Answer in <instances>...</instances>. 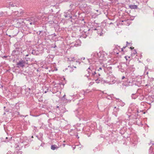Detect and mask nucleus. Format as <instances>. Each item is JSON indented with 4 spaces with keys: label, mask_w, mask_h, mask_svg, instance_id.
<instances>
[{
    "label": "nucleus",
    "mask_w": 154,
    "mask_h": 154,
    "mask_svg": "<svg viewBox=\"0 0 154 154\" xmlns=\"http://www.w3.org/2000/svg\"><path fill=\"white\" fill-rule=\"evenodd\" d=\"M87 71L88 72V75H85V76H86L88 78L89 76L94 77H98L100 75L99 73H96L95 68L92 66H90L87 69Z\"/></svg>",
    "instance_id": "nucleus-1"
},
{
    "label": "nucleus",
    "mask_w": 154,
    "mask_h": 154,
    "mask_svg": "<svg viewBox=\"0 0 154 154\" xmlns=\"http://www.w3.org/2000/svg\"><path fill=\"white\" fill-rule=\"evenodd\" d=\"M94 54L95 57L97 58H99L100 60H104V52L102 51H100L98 53L94 52Z\"/></svg>",
    "instance_id": "nucleus-2"
},
{
    "label": "nucleus",
    "mask_w": 154,
    "mask_h": 154,
    "mask_svg": "<svg viewBox=\"0 0 154 154\" xmlns=\"http://www.w3.org/2000/svg\"><path fill=\"white\" fill-rule=\"evenodd\" d=\"M38 19L36 17H32L31 19L29 20V23L30 25H35L37 22Z\"/></svg>",
    "instance_id": "nucleus-3"
},
{
    "label": "nucleus",
    "mask_w": 154,
    "mask_h": 154,
    "mask_svg": "<svg viewBox=\"0 0 154 154\" xmlns=\"http://www.w3.org/2000/svg\"><path fill=\"white\" fill-rule=\"evenodd\" d=\"M25 62L23 60H21L18 62L17 63V67L18 68L20 67H23L24 66Z\"/></svg>",
    "instance_id": "nucleus-4"
},
{
    "label": "nucleus",
    "mask_w": 154,
    "mask_h": 154,
    "mask_svg": "<svg viewBox=\"0 0 154 154\" xmlns=\"http://www.w3.org/2000/svg\"><path fill=\"white\" fill-rule=\"evenodd\" d=\"M19 109V106H16L15 108H13V111H14L13 112V113L14 114H17V115H20V116L21 117L22 116L21 115H20V112H18V109Z\"/></svg>",
    "instance_id": "nucleus-5"
},
{
    "label": "nucleus",
    "mask_w": 154,
    "mask_h": 154,
    "mask_svg": "<svg viewBox=\"0 0 154 154\" xmlns=\"http://www.w3.org/2000/svg\"><path fill=\"white\" fill-rule=\"evenodd\" d=\"M119 111V107H114L113 109V113L116 116H117L118 115V112Z\"/></svg>",
    "instance_id": "nucleus-6"
},
{
    "label": "nucleus",
    "mask_w": 154,
    "mask_h": 154,
    "mask_svg": "<svg viewBox=\"0 0 154 154\" xmlns=\"http://www.w3.org/2000/svg\"><path fill=\"white\" fill-rule=\"evenodd\" d=\"M19 147V145L15 147V150L16 151V152H14V154H22V152L20 151L19 150L20 149H18V148Z\"/></svg>",
    "instance_id": "nucleus-7"
},
{
    "label": "nucleus",
    "mask_w": 154,
    "mask_h": 154,
    "mask_svg": "<svg viewBox=\"0 0 154 154\" xmlns=\"http://www.w3.org/2000/svg\"><path fill=\"white\" fill-rule=\"evenodd\" d=\"M59 147L55 144L52 145L51 146V149L53 150L57 149Z\"/></svg>",
    "instance_id": "nucleus-8"
},
{
    "label": "nucleus",
    "mask_w": 154,
    "mask_h": 154,
    "mask_svg": "<svg viewBox=\"0 0 154 154\" xmlns=\"http://www.w3.org/2000/svg\"><path fill=\"white\" fill-rule=\"evenodd\" d=\"M75 60L74 57H70L68 58L67 62L69 63H71V62H74Z\"/></svg>",
    "instance_id": "nucleus-9"
},
{
    "label": "nucleus",
    "mask_w": 154,
    "mask_h": 154,
    "mask_svg": "<svg viewBox=\"0 0 154 154\" xmlns=\"http://www.w3.org/2000/svg\"><path fill=\"white\" fill-rule=\"evenodd\" d=\"M54 57V56L53 55L49 54L47 57V58L49 59V61H52Z\"/></svg>",
    "instance_id": "nucleus-10"
},
{
    "label": "nucleus",
    "mask_w": 154,
    "mask_h": 154,
    "mask_svg": "<svg viewBox=\"0 0 154 154\" xmlns=\"http://www.w3.org/2000/svg\"><path fill=\"white\" fill-rule=\"evenodd\" d=\"M97 33L98 35H99L100 36L102 35L103 34V30L102 29L100 28V29H98Z\"/></svg>",
    "instance_id": "nucleus-11"
},
{
    "label": "nucleus",
    "mask_w": 154,
    "mask_h": 154,
    "mask_svg": "<svg viewBox=\"0 0 154 154\" xmlns=\"http://www.w3.org/2000/svg\"><path fill=\"white\" fill-rule=\"evenodd\" d=\"M65 70H68L70 72H72L73 70V67L71 66H69L68 68H66L65 69Z\"/></svg>",
    "instance_id": "nucleus-12"
},
{
    "label": "nucleus",
    "mask_w": 154,
    "mask_h": 154,
    "mask_svg": "<svg viewBox=\"0 0 154 154\" xmlns=\"http://www.w3.org/2000/svg\"><path fill=\"white\" fill-rule=\"evenodd\" d=\"M149 154H154V149H153L152 146H151L149 150Z\"/></svg>",
    "instance_id": "nucleus-13"
},
{
    "label": "nucleus",
    "mask_w": 154,
    "mask_h": 154,
    "mask_svg": "<svg viewBox=\"0 0 154 154\" xmlns=\"http://www.w3.org/2000/svg\"><path fill=\"white\" fill-rule=\"evenodd\" d=\"M69 134L71 136H73L75 135V134L74 132L75 131V130L73 129H71L70 131H69Z\"/></svg>",
    "instance_id": "nucleus-14"
},
{
    "label": "nucleus",
    "mask_w": 154,
    "mask_h": 154,
    "mask_svg": "<svg viewBox=\"0 0 154 154\" xmlns=\"http://www.w3.org/2000/svg\"><path fill=\"white\" fill-rule=\"evenodd\" d=\"M129 7L131 9H137V5H130L129 6Z\"/></svg>",
    "instance_id": "nucleus-15"
},
{
    "label": "nucleus",
    "mask_w": 154,
    "mask_h": 154,
    "mask_svg": "<svg viewBox=\"0 0 154 154\" xmlns=\"http://www.w3.org/2000/svg\"><path fill=\"white\" fill-rule=\"evenodd\" d=\"M135 137L134 138H131L130 139V141L133 143L136 144L137 143V140L135 139Z\"/></svg>",
    "instance_id": "nucleus-16"
},
{
    "label": "nucleus",
    "mask_w": 154,
    "mask_h": 154,
    "mask_svg": "<svg viewBox=\"0 0 154 154\" xmlns=\"http://www.w3.org/2000/svg\"><path fill=\"white\" fill-rule=\"evenodd\" d=\"M104 119L105 120L104 121V122L105 123H106L108 122L109 121V119L108 118V117L107 116H106L105 117H104Z\"/></svg>",
    "instance_id": "nucleus-17"
},
{
    "label": "nucleus",
    "mask_w": 154,
    "mask_h": 154,
    "mask_svg": "<svg viewBox=\"0 0 154 154\" xmlns=\"http://www.w3.org/2000/svg\"><path fill=\"white\" fill-rule=\"evenodd\" d=\"M131 97L132 99H135L137 98V96L135 94H133L131 95Z\"/></svg>",
    "instance_id": "nucleus-18"
},
{
    "label": "nucleus",
    "mask_w": 154,
    "mask_h": 154,
    "mask_svg": "<svg viewBox=\"0 0 154 154\" xmlns=\"http://www.w3.org/2000/svg\"><path fill=\"white\" fill-rule=\"evenodd\" d=\"M18 11H15L14 13H13L12 14V16H15V15H17V16H19L20 15L18 14Z\"/></svg>",
    "instance_id": "nucleus-19"
},
{
    "label": "nucleus",
    "mask_w": 154,
    "mask_h": 154,
    "mask_svg": "<svg viewBox=\"0 0 154 154\" xmlns=\"http://www.w3.org/2000/svg\"><path fill=\"white\" fill-rule=\"evenodd\" d=\"M11 6V7H14L15 6V5L13 4H12L11 2H9V6L6 7L8 8H10Z\"/></svg>",
    "instance_id": "nucleus-20"
},
{
    "label": "nucleus",
    "mask_w": 154,
    "mask_h": 154,
    "mask_svg": "<svg viewBox=\"0 0 154 154\" xmlns=\"http://www.w3.org/2000/svg\"><path fill=\"white\" fill-rule=\"evenodd\" d=\"M132 53H131V54L132 56L133 55H134L137 53V52L135 49H134L132 51Z\"/></svg>",
    "instance_id": "nucleus-21"
},
{
    "label": "nucleus",
    "mask_w": 154,
    "mask_h": 154,
    "mask_svg": "<svg viewBox=\"0 0 154 154\" xmlns=\"http://www.w3.org/2000/svg\"><path fill=\"white\" fill-rule=\"evenodd\" d=\"M117 49V48H115L114 50V54H118L119 52H117V51H116V50Z\"/></svg>",
    "instance_id": "nucleus-22"
},
{
    "label": "nucleus",
    "mask_w": 154,
    "mask_h": 154,
    "mask_svg": "<svg viewBox=\"0 0 154 154\" xmlns=\"http://www.w3.org/2000/svg\"><path fill=\"white\" fill-rule=\"evenodd\" d=\"M98 77H96V79H95V82H96L97 84L99 83H100V80H99L98 81Z\"/></svg>",
    "instance_id": "nucleus-23"
},
{
    "label": "nucleus",
    "mask_w": 154,
    "mask_h": 154,
    "mask_svg": "<svg viewBox=\"0 0 154 154\" xmlns=\"http://www.w3.org/2000/svg\"><path fill=\"white\" fill-rule=\"evenodd\" d=\"M36 137L39 140H42V135H40V137H38V136H36Z\"/></svg>",
    "instance_id": "nucleus-24"
},
{
    "label": "nucleus",
    "mask_w": 154,
    "mask_h": 154,
    "mask_svg": "<svg viewBox=\"0 0 154 154\" xmlns=\"http://www.w3.org/2000/svg\"><path fill=\"white\" fill-rule=\"evenodd\" d=\"M119 71H120L121 72H123L125 71V70L124 69H122V68H119Z\"/></svg>",
    "instance_id": "nucleus-25"
},
{
    "label": "nucleus",
    "mask_w": 154,
    "mask_h": 154,
    "mask_svg": "<svg viewBox=\"0 0 154 154\" xmlns=\"http://www.w3.org/2000/svg\"><path fill=\"white\" fill-rule=\"evenodd\" d=\"M135 17V16H132L130 17V20H133L134 19Z\"/></svg>",
    "instance_id": "nucleus-26"
},
{
    "label": "nucleus",
    "mask_w": 154,
    "mask_h": 154,
    "mask_svg": "<svg viewBox=\"0 0 154 154\" xmlns=\"http://www.w3.org/2000/svg\"><path fill=\"white\" fill-rule=\"evenodd\" d=\"M79 128V127H78L77 128V131H81V130H82L83 129V128L82 127L81 128Z\"/></svg>",
    "instance_id": "nucleus-27"
},
{
    "label": "nucleus",
    "mask_w": 154,
    "mask_h": 154,
    "mask_svg": "<svg viewBox=\"0 0 154 154\" xmlns=\"http://www.w3.org/2000/svg\"><path fill=\"white\" fill-rule=\"evenodd\" d=\"M7 154H13V153L11 151H9L7 153Z\"/></svg>",
    "instance_id": "nucleus-28"
},
{
    "label": "nucleus",
    "mask_w": 154,
    "mask_h": 154,
    "mask_svg": "<svg viewBox=\"0 0 154 154\" xmlns=\"http://www.w3.org/2000/svg\"><path fill=\"white\" fill-rule=\"evenodd\" d=\"M3 14H4V13H3V12H0V16H3Z\"/></svg>",
    "instance_id": "nucleus-29"
},
{
    "label": "nucleus",
    "mask_w": 154,
    "mask_h": 154,
    "mask_svg": "<svg viewBox=\"0 0 154 154\" xmlns=\"http://www.w3.org/2000/svg\"><path fill=\"white\" fill-rule=\"evenodd\" d=\"M58 85H60V86L61 85H62L63 88V86H64V85L63 84H62V83H61V84H58Z\"/></svg>",
    "instance_id": "nucleus-30"
},
{
    "label": "nucleus",
    "mask_w": 154,
    "mask_h": 154,
    "mask_svg": "<svg viewBox=\"0 0 154 154\" xmlns=\"http://www.w3.org/2000/svg\"><path fill=\"white\" fill-rule=\"evenodd\" d=\"M64 16L65 18L67 17H69V16L67 14H65L64 15Z\"/></svg>",
    "instance_id": "nucleus-31"
},
{
    "label": "nucleus",
    "mask_w": 154,
    "mask_h": 154,
    "mask_svg": "<svg viewBox=\"0 0 154 154\" xmlns=\"http://www.w3.org/2000/svg\"><path fill=\"white\" fill-rule=\"evenodd\" d=\"M122 85L123 86V88H124V86H125V87L127 86V85H124V84H122Z\"/></svg>",
    "instance_id": "nucleus-32"
},
{
    "label": "nucleus",
    "mask_w": 154,
    "mask_h": 154,
    "mask_svg": "<svg viewBox=\"0 0 154 154\" xmlns=\"http://www.w3.org/2000/svg\"><path fill=\"white\" fill-rule=\"evenodd\" d=\"M126 46H125V47H123V48H122L121 49V51H123V49H125V48H126Z\"/></svg>",
    "instance_id": "nucleus-33"
},
{
    "label": "nucleus",
    "mask_w": 154,
    "mask_h": 154,
    "mask_svg": "<svg viewBox=\"0 0 154 154\" xmlns=\"http://www.w3.org/2000/svg\"><path fill=\"white\" fill-rule=\"evenodd\" d=\"M76 62L77 63H79V64L80 63V62L79 61V60H76Z\"/></svg>",
    "instance_id": "nucleus-34"
},
{
    "label": "nucleus",
    "mask_w": 154,
    "mask_h": 154,
    "mask_svg": "<svg viewBox=\"0 0 154 154\" xmlns=\"http://www.w3.org/2000/svg\"><path fill=\"white\" fill-rule=\"evenodd\" d=\"M151 144H152V145H153L154 144V143H152V142H151L149 143V145H150Z\"/></svg>",
    "instance_id": "nucleus-35"
},
{
    "label": "nucleus",
    "mask_w": 154,
    "mask_h": 154,
    "mask_svg": "<svg viewBox=\"0 0 154 154\" xmlns=\"http://www.w3.org/2000/svg\"><path fill=\"white\" fill-rule=\"evenodd\" d=\"M51 35H53L54 37H55L57 36L56 35L55 33H54Z\"/></svg>",
    "instance_id": "nucleus-36"
},
{
    "label": "nucleus",
    "mask_w": 154,
    "mask_h": 154,
    "mask_svg": "<svg viewBox=\"0 0 154 154\" xmlns=\"http://www.w3.org/2000/svg\"><path fill=\"white\" fill-rule=\"evenodd\" d=\"M102 69V68L101 67H100L99 69H98V71H99L100 70H101Z\"/></svg>",
    "instance_id": "nucleus-37"
},
{
    "label": "nucleus",
    "mask_w": 154,
    "mask_h": 154,
    "mask_svg": "<svg viewBox=\"0 0 154 154\" xmlns=\"http://www.w3.org/2000/svg\"><path fill=\"white\" fill-rule=\"evenodd\" d=\"M16 52H17V51H16L15 50L13 51L12 52L13 53H15Z\"/></svg>",
    "instance_id": "nucleus-38"
},
{
    "label": "nucleus",
    "mask_w": 154,
    "mask_h": 154,
    "mask_svg": "<svg viewBox=\"0 0 154 154\" xmlns=\"http://www.w3.org/2000/svg\"><path fill=\"white\" fill-rule=\"evenodd\" d=\"M108 69H111L112 67H108Z\"/></svg>",
    "instance_id": "nucleus-39"
},
{
    "label": "nucleus",
    "mask_w": 154,
    "mask_h": 154,
    "mask_svg": "<svg viewBox=\"0 0 154 154\" xmlns=\"http://www.w3.org/2000/svg\"><path fill=\"white\" fill-rule=\"evenodd\" d=\"M125 78V77L124 76H123L122 77V79H123Z\"/></svg>",
    "instance_id": "nucleus-40"
},
{
    "label": "nucleus",
    "mask_w": 154,
    "mask_h": 154,
    "mask_svg": "<svg viewBox=\"0 0 154 154\" xmlns=\"http://www.w3.org/2000/svg\"><path fill=\"white\" fill-rule=\"evenodd\" d=\"M7 57V56H3V58H6Z\"/></svg>",
    "instance_id": "nucleus-41"
},
{
    "label": "nucleus",
    "mask_w": 154,
    "mask_h": 154,
    "mask_svg": "<svg viewBox=\"0 0 154 154\" xmlns=\"http://www.w3.org/2000/svg\"><path fill=\"white\" fill-rule=\"evenodd\" d=\"M130 48L132 50V49H133L134 48V47H131Z\"/></svg>",
    "instance_id": "nucleus-42"
},
{
    "label": "nucleus",
    "mask_w": 154,
    "mask_h": 154,
    "mask_svg": "<svg viewBox=\"0 0 154 154\" xmlns=\"http://www.w3.org/2000/svg\"><path fill=\"white\" fill-rule=\"evenodd\" d=\"M130 43H128V42H126V45H127L128 44H130Z\"/></svg>",
    "instance_id": "nucleus-43"
},
{
    "label": "nucleus",
    "mask_w": 154,
    "mask_h": 154,
    "mask_svg": "<svg viewBox=\"0 0 154 154\" xmlns=\"http://www.w3.org/2000/svg\"><path fill=\"white\" fill-rule=\"evenodd\" d=\"M127 56H125V58L126 59V60H127Z\"/></svg>",
    "instance_id": "nucleus-44"
},
{
    "label": "nucleus",
    "mask_w": 154,
    "mask_h": 154,
    "mask_svg": "<svg viewBox=\"0 0 154 154\" xmlns=\"http://www.w3.org/2000/svg\"><path fill=\"white\" fill-rule=\"evenodd\" d=\"M69 17L70 18H71H71H72V16H69Z\"/></svg>",
    "instance_id": "nucleus-45"
},
{
    "label": "nucleus",
    "mask_w": 154,
    "mask_h": 154,
    "mask_svg": "<svg viewBox=\"0 0 154 154\" xmlns=\"http://www.w3.org/2000/svg\"><path fill=\"white\" fill-rule=\"evenodd\" d=\"M73 66L75 68H76V67L75 66Z\"/></svg>",
    "instance_id": "nucleus-46"
},
{
    "label": "nucleus",
    "mask_w": 154,
    "mask_h": 154,
    "mask_svg": "<svg viewBox=\"0 0 154 154\" xmlns=\"http://www.w3.org/2000/svg\"><path fill=\"white\" fill-rule=\"evenodd\" d=\"M56 45H55L54 48H56Z\"/></svg>",
    "instance_id": "nucleus-47"
},
{
    "label": "nucleus",
    "mask_w": 154,
    "mask_h": 154,
    "mask_svg": "<svg viewBox=\"0 0 154 154\" xmlns=\"http://www.w3.org/2000/svg\"><path fill=\"white\" fill-rule=\"evenodd\" d=\"M57 108H59V106H57Z\"/></svg>",
    "instance_id": "nucleus-48"
},
{
    "label": "nucleus",
    "mask_w": 154,
    "mask_h": 154,
    "mask_svg": "<svg viewBox=\"0 0 154 154\" xmlns=\"http://www.w3.org/2000/svg\"><path fill=\"white\" fill-rule=\"evenodd\" d=\"M28 55H28V54H27V55H26V57H27V56H28Z\"/></svg>",
    "instance_id": "nucleus-49"
},
{
    "label": "nucleus",
    "mask_w": 154,
    "mask_h": 154,
    "mask_svg": "<svg viewBox=\"0 0 154 154\" xmlns=\"http://www.w3.org/2000/svg\"><path fill=\"white\" fill-rule=\"evenodd\" d=\"M65 95H64L63 96V98H64V97H65Z\"/></svg>",
    "instance_id": "nucleus-50"
},
{
    "label": "nucleus",
    "mask_w": 154,
    "mask_h": 154,
    "mask_svg": "<svg viewBox=\"0 0 154 154\" xmlns=\"http://www.w3.org/2000/svg\"><path fill=\"white\" fill-rule=\"evenodd\" d=\"M63 146H65V144H63Z\"/></svg>",
    "instance_id": "nucleus-51"
},
{
    "label": "nucleus",
    "mask_w": 154,
    "mask_h": 154,
    "mask_svg": "<svg viewBox=\"0 0 154 154\" xmlns=\"http://www.w3.org/2000/svg\"><path fill=\"white\" fill-rule=\"evenodd\" d=\"M75 147H73V149H75Z\"/></svg>",
    "instance_id": "nucleus-52"
},
{
    "label": "nucleus",
    "mask_w": 154,
    "mask_h": 154,
    "mask_svg": "<svg viewBox=\"0 0 154 154\" xmlns=\"http://www.w3.org/2000/svg\"><path fill=\"white\" fill-rule=\"evenodd\" d=\"M32 137V138H33V136H32V137Z\"/></svg>",
    "instance_id": "nucleus-53"
},
{
    "label": "nucleus",
    "mask_w": 154,
    "mask_h": 154,
    "mask_svg": "<svg viewBox=\"0 0 154 154\" xmlns=\"http://www.w3.org/2000/svg\"><path fill=\"white\" fill-rule=\"evenodd\" d=\"M112 24V23H111L110 24Z\"/></svg>",
    "instance_id": "nucleus-54"
},
{
    "label": "nucleus",
    "mask_w": 154,
    "mask_h": 154,
    "mask_svg": "<svg viewBox=\"0 0 154 154\" xmlns=\"http://www.w3.org/2000/svg\"><path fill=\"white\" fill-rule=\"evenodd\" d=\"M85 59V58H83V60H84Z\"/></svg>",
    "instance_id": "nucleus-55"
},
{
    "label": "nucleus",
    "mask_w": 154,
    "mask_h": 154,
    "mask_svg": "<svg viewBox=\"0 0 154 154\" xmlns=\"http://www.w3.org/2000/svg\"><path fill=\"white\" fill-rule=\"evenodd\" d=\"M5 108V107H4V108Z\"/></svg>",
    "instance_id": "nucleus-56"
},
{
    "label": "nucleus",
    "mask_w": 154,
    "mask_h": 154,
    "mask_svg": "<svg viewBox=\"0 0 154 154\" xmlns=\"http://www.w3.org/2000/svg\"><path fill=\"white\" fill-rule=\"evenodd\" d=\"M6 139H7V138H8V137H6Z\"/></svg>",
    "instance_id": "nucleus-57"
},
{
    "label": "nucleus",
    "mask_w": 154,
    "mask_h": 154,
    "mask_svg": "<svg viewBox=\"0 0 154 154\" xmlns=\"http://www.w3.org/2000/svg\"><path fill=\"white\" fill-rule=\"evenodd\" d=\"M94 30H96V29H95Z\"/></svg>",
    "instance_id": "nucleus-58"
},
{
    "label": "nucleus",
    "mask_w": 154,
    "mask_h": 154,
    "mask_svg": "<svg viewBox=\"0 0 154 154\" xmlns=\"http://www.w3.org/2000/svg\"><path fill=\"white\" fill-rule=\"evenodd\" d=\"M45 93H46V91H45Z\"/></svg>",
    "instance_id": "nucleus-59"
}]
</instances>
